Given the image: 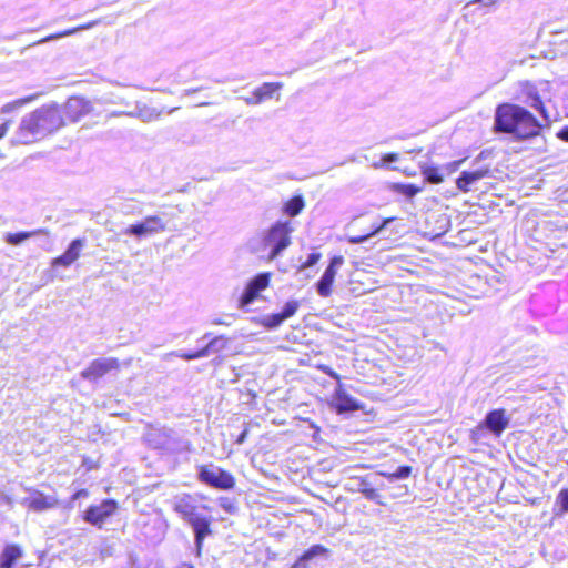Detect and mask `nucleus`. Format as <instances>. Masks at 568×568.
Segmentation results:
<instances>
[{"instance_id": "f257e3e1", "label": "nucleus", "mask_w": 568, "mask_h": 568, "mask_svg": "<svg viewBox=\"0 0 568 568\" xmlns=\"http://www.w3.org/2000/svg\"><path fill=\"white\" fill-rule=\"evenodd\" d=\"M542 124L525 108L505 103L495 112L497 131L513 134L517 139H528L539 133Z\"/></svg>"}, {"instance_id": "f03ea898", "label": "nucleus", "mask_w": 568, "mask_h": 568, "mask_svg": "<svg viewBox=\"0 0 568 568\" xmlns=\"http://www.w3.org/2000/svg\"><path fill=\"white\" fill-rule=\"evenodd\" d=\"M63 125V119L55 106H42L22 118L17 139L29 144L57 131Z\"/></svg>"}, {"instance_id": "7ed1b4c3", "label": "nucleus", "mask_w": 568, "mask_h": 568, "mask_svg": "<svg viewBox=\"0 0 568 568\" xmlns=\"http://www.w3.org/2000/svg\"><path fill=\"white\" fill-rule=\"evenodd\" d=\"M173 509L192 527L194 531L196 555L201 556L203 541L207 536L212 534V517L204 516L199 513L194 498L187 494L175 497Z\"/></svg>"}, {"instance_id": "20e7f679", "label": "nucleus", "mask_w": 568, "mask_h": 568, "mask_svg": "<svg viewBox=\"0 0 568 568\" xmlns=\"http://www.w3.org/2000/svg\"><path fill=\"white\" fill-rule=\"evenodd\" d=\"M293 227L290 222H276L265 233L263 244L270 248L268 260L276 258L291 244Z\"/></svg>"}, {"instance_id": "39448f33", "label": "nucleus", "mask_w": 568, "mask_h": 568, "mask_svg": "<svg viewBox=\"0 0 568 568\" xmlns=\"http://www.w3.org/2000/svg\"><path fill=\"white\" fill-rule=\"evenodd\" d=\"M166 226L168 223L162 215H148L141 222L123 229L121 234L132 236L139 241L165 232Z\"/></svg>"}, {"instance_id": "423d86ee", "label": "nucleus", "mask_w": 568, "mask_h": 568, "mask_svg": "<svg viewBox=\"0 0 568 568\" xmlns=\"http://www.w3.org/2000/svg\"><path fill=\"white\" fill-rule=\"evenodd\" d=\"M197 476L200 481L217 489L229 490L235 485V479L231 473L214 465L201 466Z\"/></svg>"}, {"instance_id": "0eeeda50", "label": "nucleus", "mask_w": 568, "mask_h": 568, "mask_svg": "<svg viewBox=\"0 0 568 568\" xmlns=\"http://www.w3.org/2000/svg\"><path fill=\"white\" fill-rule=\"evenodd\" d=\"M118 509V503L113 499H105L99 505L90 506L83 516V519L99 528L115 514Z\"/></svg>"}, {"instance_id": "6e6552de", "label": "nucleus", "mask_w": 568, "mask_h": 568, "mask_svg": "<svg viewBox=\"0 0 568 568\" xmlns=\"http://www.w3.org/2000/svg\"><path fill=\"white\" fill-rule=\"evenodd\" d=\"M119 368V361L115 357H100L90 363L81 372V377L89 382H97L111 371Z\"/></svg>"}, {"instance_id": "1a4fd4ad", "label": "nucleus", "mask_w": 568, "mask_h": 568, "mask_svg": "<svg viewBox=\"0 0 568 568\" xmlns=\"http://www.w3.org/2000/svg\"><path fill=\"white\" fill-rule=\"evenodd\" d=\"M344 264V257L341 255L334 256L320 281L316 283L317 294L322 297H328L332 294V286L334 284L338 270Z\"/></svg>"}, {"instance_id": "9d476101", "label": "nucleus", "mask_w": 568, "mask_h": 568, "mask_svg": "<svg viewBox=\"0 0 568 568\" xmlns=\"http://www.w3.org/2000/svg\"><path fill=\"white\" fill-rule=\"evenodd\" d=\"M93 101L87 100L82 97H71L68 99L64 106L65 116L70 121L77 122L84 115L93 112Z\"/></svg>"}, {"instance_id": "9b49d317", "label": "nucleus", "mask_w": 568, "mask_h": 568, "mask_svg": "<svg viewBox=\"0 0 568 568\" xmlns=\"http://www.w3.org/2000/svg\"><path fill=\"white\" fill-rule=\"evenodd\" d=\"M490 175L488 168H479L470 171H463L456 180L458 190L464 193L470 192L473 186L480 180Z\"/></svg>"}, {"instance_id": "f8f14e48", "label": "nucleus", "mask_w": 568, "mask_h": 568, "mask_svg": "<svg viewBox=\"0 0 568 568\" xmlns=\"http://www.w3.org/2000/svg\"><path fill=\"white\" fill-rule=\"evenodd\" d=\"M509 417L506 415L505 409H494L489 412L484 422L485 426L496 437H499L501 433L509 426Z\"/></svg>"}, {"instance_id": "ddd939ff", "label": "nucleus", "mask_w": 568, "mask_h": 568, "mask_svg": "<svg viewBox=\"0 0 568 568\" xmlns=\"http://www.w3.org/2000/svg\"><path fill=\"white\" fill-rule=\"evenodd\" d=\"M84 245H85V240H83V239L73 240L69 244L68 248L65 250V252L62 255L52 260L51 265L53 267H55V266L69 267L71 264H73L80 257L81 251L84 247Z\"/></svg>"}, {"instance_id": "4468645a", "label": "nucleus", "mask_w": 568, "mask_h": 568, "mask_svg": "<svg viewBox=\"0 0 568 568\" xmlns=\"http://www.w3.org/2000/svg\"><path fill=\"white\" fill-rule=\"evenodd\" d=\"M283 87L280 82H265L256 88L251 97L243 98L244 102L248 105H256L262 103L264 100L271 99L275 92Z\"/></svg>"}, {"instance_id": "2eb2a0df", "label": "nucleus", "mask_w": 568, "mask_h": 568, "mask_svg": "<svg viewBox=\"0 0 568 568\" xmlns=\"http://www.w3.org/2000/svg\"><path fill=\"white\" fill-rule=\"evenodd\" d=\"M161 111L149 106L145 103L136 102L133 111H129L126 116L140 119L142 122L149 123L161 116Z\"/></svg>"}, {"instance_id": "dca6fc26", "label": "nucleus", "mask_w": 568, "mask_h": 568, "mask_svg": "<svg viewBox=\"0 0 568 568\" xmlns=\"http://www.w3.org/2000/svg\"><path fill=\"white\" fill-rule=\"evenodd\" d=\"M22 504L33 510L42 511L53 507L55 500L53 498L45 497L43 494L37 491L31 497L24 498L22 500Z\"/></svg>"}, {"instance_id": "f3484780", "label": "nucleus", "mask_w": 568, "mask_h": 568, "mask_svg": "<svg viewBox=\"0 0 568 568\" xmlns=\"http://www.w3.org/2000/svg\"><path fill=\"white\" fill-rule=\"evenodd\" d=\"M97 24H98V21H91V22H89L87 24H82V26H79V27H75V28L67 29V30L58 32V33H52V34H49V36L40 39L39 41L34 42L33 45L47 43V42L54 41V40H58V39H61V38H64V37L72 36V34H75L79 31L89 30V29L95 27ZM29 47H32V44H30Z\"/></svg>"}, {"instance_id": "a211bd4d", "label": "nucleus", "mask_w": 568, "mask_h": 568, "mask_svg": "<svg viewBox=\"0 0 568 568\" xmlns=\"http://www.w3.org/2000/svg\"><path fill=\"white\" fill-rule=\"evenodd\" d=\"M327 549L322 545H314L308 548L292 566V568H307L308 561L318 556L327 554Z\"/></svg>"}, {"instance_id": "6ab92c4d", "label": "nucleus", "mask_w": 568, "mask_h": 568, "mask_svg": "<svg viewBox=\"0 0 568 568\" xmlns=\"http://www.w3.org/2000/svg\"><path fill=\"white\" fill-rule=\"evenodd\" d=\"M334 403L338 413L354 412L359 408L357 402L345 392H337Z\"/></svg>"}, {"instance_id": "aec40b11", "label": "nucleus", "mask_w": 568, "mask_h": 568, "mask_svg": "<svg viewBox=\"0 0 568 568\" xmlns=\"http://www.w3.org/2000/svg\"><path fill=\"white\" fill-rule=\"evenodd\" d=\"M22 556V550L17 545H9L4 548L0 557L1 568H11L12 565Z\"/></svg>"}, {"instance_id": "412c9836", "label": "nucleus", "mask_w": 568, "mask_h": 568, "mask_svg": "<svg viewBox=\"0 0 568 568\" xmlns=\"http://www.w3.org/2000/svg\"><path fill=\"white\" fill-rule=\"evenodd\" d=\"M526 95H527V100H526L527 103H529L530 106H532L537 111H539L540 114L542 115L544 120L546 122H548L550 120V116L548 115L540 97L538 95L536 89L532 85L527 87Z\"/></svg>"}, {"instance_id": "4be33fe9", "label": "nucleus", "mask_w": 568, "mask_h": 568, "mask_svg": "<svg viewBox=\"0 0 568 568\" xmlns=\"http://www.w3.org/2000/svg\"><path fill=\"white\" fill-rule=\"evenodd\" d=\"M39 234H47L48 235V232L45 230H43V229H38V230H34V231H31V232L7 233L6 236H4V241L8 244H11V245H19L23 241H26L28 239H31V237H33L36 235H39Z\"/></svg>"}, {"instance_id": "5701e85b", "label": "nucleus", "mask_w": 568, "mask_h": 568, "mask_svg": "<svg viewBox=\"0 0 568 568\" xmlns=\"http://www.w3.org/2000/svg\"><path fill=\"white\" fill-rule=\"evenodd\" d=\"M393 220H394L393 217L385 219L382 224L373 225V229L369 233H367L365 235H359V236H347V241L351 244L364 243L366 240L371 239L372 236L378 234L382 230H384Z\"/></svg>"}, {"instance_id": "b1692460", "label": "nucleus", "mask_w": 568, "mask_h": 568, "mask_svg": "<svg viewBox=\"0 0 568 568\" xmlns=\"http://www.w3.org/2000/svg\"><path fill=\"white\" fill-rule=\"evenodd\" d=\"M422 174L424 175L427 182L433 184H439L444 181V172L442 168L432 165L423 166Z\"/></svg>"}, {"instance_id": "393cba45", "label": "nucleus", "mask_w": 568, "mask_h": 568, "mask_svg": "<svg viewBox=\"0 0 568 568\" xmlns=\"http://www.w3.org/2000/svg\"><path fill=\"white\" fill-rule=\"evenodd\" d=\"M258 294L260 293L256 292V290H254L252 286L247 284L239 298L237 307L240 310H245L250 304H252L257 298Z\"/></svg>"}, {"instance_id": "a878e982", "label": "nucleus", "mask_w": 568, "mask_h": 568, "mask_svg": "<svg viewBox=\"0 0 568 568\" xmlns=\"http://www.w3.org/2000/svg\"><path fill=\"white\" fill-rule=\"evenodd\" d=\"M392 189L396 193L402 194L407 199H413L416 194H418L422 191V187H418L414 184H403V183H395L392 186Z\"/></svg>"}, {"instance_id": "bb28decb", "label": "nucleus", "mask_w": 568, "mask_h": 568, "mask_svg": "<svg viewBox=\"0 0 568 568\" xmlns=\"http://www.w3.org/2000/svg\"><path fill=\"white\" fill-rule=\"evenodd\" d=\"M284 322L280 313L268 314L257 321L258 324L267 329H275Z\"/></svg>"}, {"instance_id": "cd10ccee", "label": "nucleus", "mask_w": 568, "mask_h": 568, "mask_svg": "<svg viewBox=\"0 0 568 568\" xmlns=\"http://www.w3.org/2000/svg\"><path fill=\"white\" fill-rule=\"evenodd\" d=\"M270 278V273H260L255 277H253L247 284L260 293L268 286Z\"/></svg>"}, {"instance_id": "c85d7f7f", "label": "nucleus", "mask_w": 568, "mask_h": 568, "mask_svg": "<svg viewBox=\"0 0 568 568\" xmlns=\"http://www.w3.org/2000/svg\"><path fill=\"white\" fill-rule=\"evenodd\" d=\"M227 339L224 336H216L209 342V344L203 347V351H206V357L212 353L221 352L225 348Z\"/></svg>"}, {"instance_id": "c756f323", "label": "nucleus", "mask_w": 568, "mask_h": 568, "mask_svg": "<svg viewBox=\"0 0 568 568\" xmlns=\"http://www.w3.org/2000/svg\"><path fill=\"white\" fill-rule=\"evenodd\" d=\"M304 206L303 199L301 196L293 197L285 205V212L291 215H297Z\"/></svg>"}, {"instance_id": "7c9ffc66", "label": "nucleus", "mask_w": 568, "mask_h": 568, "mask_svg": "<svg viewBox=\"0 0 568 568\" xmlns=\"http://www.w3.org/2000/svg\"><path fill=\"white\" fill-rule=\"evenodd\" d=\"M298 308H300V302L296 300H291L285 303L282 312L280 313L281 317L284 321H286V320L291 318L292 316H294Z\"/></svg>"}, {"instance_id": "2f4dec72", "label": "nucleus", "mask_w": 568, "mask_h": 568, "mask_svg": "<svg viewBox=\"0 0 568 568\" xmlns=\"http://www.w3.org/2000/svg\"><path fill=\"white\" fill-rule=\"evenodd\" d=\"M412 473V468L409 466H400L394 473L383 474L390 481H395L398 479L407 478Z\"/></svg>"}, {"instance_id": "473e14b6", "label": "nucleus", "mask_w": 568, "mask_h": 568, "mask_svg": "<svg viewBox=\"0 0 568 568\" xmlns=\"http://www.w3.org/2000/svg\"><path fill=\"white\" fill-rule=\"evenodd\" d=\"M34 98H36L34 95H31V97H28V98H24V99L17 100V101H14L12 103H8V104H6L2 108V112H10V111H12V110H14L17 108H20V106H22V105L33 101Z\"/></svg>"}, {"instance_id": "72a5a7b5", "label": "nucleus", "mask_w": 568, "mask_h": 568, "mask_svg": "<svg viewBox=\"0 0 568 568\" xmlns=\"http://www.w3.org/2000/svg\"><path fill=\"white\" fill-rule=\"evenodd\" d=\"M170 355H173V353H171ZM174 355L180 356L181 358H183L185 361H192V359L206 357V351L200 349L194 353H174Z\"/></svg>"}, {"instance_id": "f704fd0d", "label": "nucleus", "mask_w": 568, "mask_h": 568, "mask_svg": "<svg viewBox=\"0 0 568 568\" xmlns=\"http://www.w3.org/2000/svg\"><path fill=\"white\" fill-rule=\"evenodd\" d=\"M556 501L560 505L561 513H568V488L558 494Z\"/></svg>"}, {"instance_id": "c9c22d12", "label": "nucleus", "mask_w": 568, "mask_h": 568, "mask_svg": "<svg viewBox=\"0 0 568 568\" xmlns=\"http://www.w3.org/2000/svg\"><path fill=\"white\" fill-rule=\"evenodd\" d=\"M321 256H322L321 253H311L307 256L306 261L303 264H301L298 271H304V270L315 265L321 260Z\"/></svg>"}, {"instance_id": "e433bc0d", "label": "nucleus", "mask_w": 568, "mask_h": 568, "mask_svg": "<svg viewBox=\"0 0 568 568\" xmlns=\"http://www.w3.org/2000/svg\"><path fill=\"white\" fill-rule=\"evenodd\" d=\"M397 160H398L397 153H387L382 158V160L379 162L374 163L373 166L376 169L383 168L384 165L392 163V162H396Z\"/></svg>"}, {"instance_id": "4c0bfd02", "label": "nucleus", "mask_w": 568, "mask_h": 568, "mask_svg": "<svg viewBox=\"0 0 568 568\" xmlns=\"http://www.w3.org/2000/svg\"><path fill=\"white\" fill-rule=\"evenodd\" d=\"M465 160H458V161H453V162H449L445 165L442 166V170L444 172V175L447 174H452L454 173L455 171L458 170V168L460 166V164L464 162Z\"/></svg>"}, {"instance_id": "58836bf2", "label": "nucleus", "mask_w": 568, "mask_h": 568, "mask_svg": "<svg viewBox=\"0 0 568 568\" xmlns=\"http://www.w3.org/2000/svg\"><path fill=\"white\" fill-rule=\"evenodd\" d=\"M94 103L98 104H113V103H124L123 99H113L111 95H103L94 99Z\"/></svg>"}, {"instance_id": "ea45409f", "label": "nucleus", "mask_w": 568, "mask_h": 568, "mask_svg": "<svg viewBox=\"0 0 568 568\" xmlns=\"http://www.w3.org/2000/svg\"><path fill=\"white\" fill-rule=\"evenodd\" d=\"M361 491L369 500H375L378 497V494L374 488H362Z\"/></svg>"}, {"instance_id": "a19ab883", "label": "nucleus", "mask_w": 568, "mask_h": 568, "mask_svg": "<svg viewBox=\"0 0 568 568\" xmlns=\"http://www.w3.org/2000/svg\"><path fill=\"white\" fill-rule=\"evenodd\" d=\"M557 135L562 141L568 142V126L562 128Z\"/></svg>"}, {"instance_id": "79ce46f5", "label": "nucleus", "mask_w": 568, "mask_h": 568, "mask_svg": "<svg viewBox=\"0 0 568 568\" xmlns=\"http://www.w3.org/2000/svg\"><path fill=\"white\" fill-rule=\"evenodd\" d=\"M89 494L85 489H80L73 495V499H78L81 497H87Z\"/></svg>"}, {"instance_id": "37998d69", "label": "nucleus", "mask_w": 568, "mask_h": 568, "mask_svg": "<svg viewBox=\"0 0 568 568\" xmlns=\"http://www.w3.org/2000/svg\"><path fill=\"white\" fill-rule=\"evenodd\" d=\"M7 131H8V123H3L2 125H0V139L6 135Z\"/></svg>"}, {"instance_id": "c03bdc74", "label": "nucleus", "mask_w": 568, "mask_h": 568, "mask_svg": "<svg viewBox=\"0 0 568 568\" xmlns=\"http://www.w3.org/2000/svg\"><path fill=\"white\" fill-rule=\"evenodd\" d=\"M246 436H247V430L242 432V434H241V435L239 436V438L236 439V443H237V444H243V443H244V440H245V438H246Z\"/></svg>"}, {"instance_id": "a18cd8bd", "label": "nucleus", "mask_w": 568, "mask_h": 568, "mask_svg": "<svg viewBox=\"0 0 568 568\" xmlns=\"http://www.w3.org/2000/svg\"><path fill=\"white\" fill-rule=\"evenodd\" d=\"M501 0H486L484 2V6L486 7H489V6H494V4H497L498 2H500Z\"/></svg>"}, {"instance_id": "49530a36", "label": "nucleus", "mask_w": 568, "mask_h": 568, "mask_svg": "<svg viewBox=\"0 0 568 568\" xmlns=\"http://www.w3.org/2000/svg\"><path fill=\"white\" fill-rule=\"evenodd\" d=\"M213 324L214 325H225V326L230 325V323H227V322H225L223 320H214Z\"/></svg>"}, {"instance_id": "de8ad7c7", "label": "nucleus", "mask_w": 568, "mask_h": 568, "mask_svg": "<svg viewBox=\"0 0 568 568\" xmlns=\"http://www.w3.org/2000/svg\"><path fill=\"white\" fill-rule=\"evenodd\" d=\"M129 111H115V112H112V116H122V115H126Z\"/></svg>"}, {"instance_id": "09e8293b", "label": "nucleus", "mask_w": 568, "mask_h": 568, "mask_svg": "<svg viewBox=\"0 0 568 568\" xmlns=\"http://www.w3.org/2000/svg\"><path fill=\"white\" fill-rule=\"evenodd\" d=\"M325 373L327 375H329L331 377L338 379V375L335 372H333L332 369H327V371H325Z\"/></svg>"}, {"instance_id": "8fccbe9b", "label": "nucleus", "mask_w": 568, "mask_h": 568, "mask_svg": "<svg viewBox=\"0 0 568 568\" xmlns=\"http://www.w3.org/2000/svg\"><path fill=\"white\" fill-rule=\"evenodd\" d=\"M474 2L484 3L485 0H474Z\"/></svg>"}, {"instance_id": "3c124183", "label": "nucleus", "mask_w": 568, "mask_h": 568, "mask_svg": "<svg viewBox=\"0 0 568 568\" xmlns=\"http://www.w3.org/2000/svg\"><path fill=\"white\" fill-rule=\"evenodd\" d=\"M186 568H193V567L189 566V567H186Z\"/></svg>"}]
</instances>
